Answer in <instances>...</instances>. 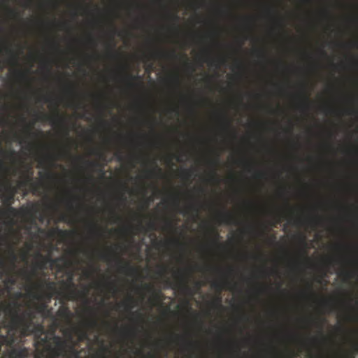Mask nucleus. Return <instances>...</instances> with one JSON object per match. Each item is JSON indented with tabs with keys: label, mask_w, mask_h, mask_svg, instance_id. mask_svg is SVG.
Masks as SVG:
<instances>
[{
	"label": "nucleus",
	"mask_w": 358,
	"mask_h": 358,
	"mask_svg": "<svg viewBox=\"0 0 358 358\" xmlns=\"http://www.w3.org/2000/svg\"><path fill=\"white\" fill-rule=\"evenodd\" d=\"M31 310L20 312L17 302H0V358H27L29 350L23 345L26 336L34 334L38 351L36 358L67 357V343L59 336H49L42 324H35Z\"/></svg>",
	"instance_id": "obj_1"
},
{
	"label": "nucleus",
	"mask_w": 358,
	"mask_h": 358,
	"mask_svg": "<svg viewBox=\"0 0 358 358\" xmlns=\"http://www.w3.org/2000/svg\"><path fill=\"white\" fill-rule=\"evenodd\" d=\"M2 185L4 188V192H1V198L2 199L3 204L7 206L6 210L0 208V215L3 217L15 216L17 213L16 208L11 206L14 201V197L17 192V187L12 185L10 180L6 178Z\"/></svg>",
	"instance_id": "obj_2"
},
{
	"label": "nucleus",
	"mask_w": 358,
	"mask_h": 358,
	"mask_svg": "<svg viewBox=\"0 0 358 358\" xmlns=\"http://www.w3.org/2000/svg\"><path fill=\"white\" fill-rule=\"evenodd\" d=\"M17 259L15 245L6 237L0 236V268L4 267L6 262L14 265Z\"/></svg>",
	"instance_id": "obj_3"
},
{
	"label": "nucleus",
	"mask_w": 358,
	"mask_h": 358,
	"mask_svg": "<svg viewBox=\"0 0 358 358\" xmlns=\"http://www.w3.org/2000/svg\"><path fill=\"white\" fill-rule=\"evenodd\" d=\"M37 257L40 259L37 261L31 272V274L28 276V280H31L32 277L36 276L37 274V270H43L46 268V265L50 263L52 265L57 264L59 262L64 260L63 257H57L52 259L50 256H43L41 253H37Z\"/></svg>",
	"instance_id": "obj_4"
},
{
	"label": "nucleus",
	"mask_w": 358,
	"mask_h": 358,
	"mask_svg": "<svg viewBox=\"0 0 358 358\" xmlns=\"http://www.w3.org/2000/svg\"><path fill=\"white\" fill-rule=\"evenodd\" d=\"M37 120L40 121H49L54 127H60L65 129V134L69 136V130L65 127V120L59 114L58 112L53 116H50L46 114L38 115L36 113Z\"/></svg>",
	"instance_id": "obj_5"
},
{
	"label": "nucleus",
	"mask_w": 358,
	"mask_h": 358,
	"mask_svg": "<svg viewBox=\"0 0 358 358\" xmlns=\"http://www.w3.org/2000/svg\"><path fill=\"white\" fill-rule=\"evenodd\" d=\"M192 271H181L178 270L176 273V277L178 280V286L180 289L189 295H193L194 292L192 289L187 285L188 279L191 275Z\"/></svg>",
	"instance_id": "obj_6"
},
{
	"label": "nucleus",
	"mask_w": 358,
	"mask_h": 358,
	"mask_svg": "<svg viewBox=\"0 0 358 358\" xmlns=\"http://www.w3.org/2000/svg\"><path fill=\"white\" fill-rule=\"evenodd\" d=\"M73 274L71 273L66 281L62 280L61 283L67 289V292L64 294V297L66 300H73L76 296V285L73 281Z\"/></svg>",
	"instance_id": "obj_7"
},
{
	"label": "nucleus",
	"mask_w": 358,
	"mask_h": 358,
	"mask_svg": "<svg viewBox=\"0 0 358 358\" xmlns=\"http://www.w3.org/2000/svg\"><path fill=\"white\" fill-rule=\"evenodd\" d=\"M115 260L118 266L120 273L127 274L130 276L137 273V268L133 266L130 262L124 261L119 256H115Z\"/></svg>",
	"instance_id": "obj_8"
},
{
	"label": "nucleus",
	"mask_w": 358,
	"mask_h": 358,
	"mask_svg": "<svg viewBox=\"0 0 358 358\" xmlns=\"http://www.w3.org/2000/svg\"><path fill=\"white\" fill-rule=\"evenodd\" d=\"M32 172L30 174H27L24 176L23 180H21L18 182L17 188L29 187L34 194H36L41 187V183L39 182L34 181L32 177Z\"/></svg>",
	"instance_id": "obj_9"
},
{
	"label": "nucleus",
	"mask_w": 358,
	"mask_h": 358,
	"mask_svg": "<svg viewBox=\"0 0 358 358\" xmlns=\"http://www.w3.org/2000/svg\"><path fill=\"white\" fill-rule=\"evenodd\" d=\"M33 285L34 289H44L47 292H51L52 293L60 294L57 290L56 282L54 281H50L47 279H42L38 283H34Z\"/></svg>",
	"instance_id": "obj_10"
},
{
	"label": "nucleus",
	"mask_w": 358,
	"mask_h": 358,
	"mask_svg": "<svg viewBox=\"0 0 358 358\" xmlns=\"http://www.w3.org/2000/svg\"><path fill=\"white\" fill-rule=\"evenodd\" d=\"M55 294V293L47 292L45 291L44 289H34V285L32 286V290L29 292V295L34 299H36L37 301H46V303L47 301H50L51 299L53 297V296Z\"/></svg>",
	"instance_id": "obj_11"
},
{
	"label": "nucleus",
	"mask_w": 358,
	"mask_h": 358,
	"mask_svg": "<svg viewBox=\"0 0 358 358\" xmlns=\"http://www.w3.org/2000/svg\"><path fill=\"white\" fill-rule=\"evenodd\" d=\"M31 127H26L24 129V138L17 133L14 134V138L16 141H17L20 143H25L27 142V140L29 139L32 136L35 135L34 133L31 131Z\"/></svg>",
	"instance_id": "obj_12"
},
{
	"label": "nucleus",
	"mask_w": 358,
	"mask_h": 358,
	"mask_svg": "<svg viewBox=\"0 0 358 358\" xmlns=\"http://www.w3.org/2000/svg\"><path fill=\"white\" fill-rule=\"evenodd\" d=\"M211 287L215 290L220 292L223 289H231V283L227 279H224L223 280H215L212 282Z\"/></svg>",
	"instance_id": "obj_13"
},
{
	"label": "nucleus",
	"mask_w": 358,
	"mask_h": 358,
	"mask_svg": "<svg viewBox=\"0 0 358 358\" xmlns=\"http://www.w3.org/2000/svg\"><path fill=\"white\" fill-rule=\"evenodd\" d=\"M40 303L36 304L35 309L37 313L41 314L43 317H48L51 313V309L48 308V306L46 302L43 301H39Z\"/></svg>",
	"instance_id": "obj_14"
},
{
	"label": "nucleus",
	"mask_w": 358,
	"mask_h": 358,
	"mask_svg": "<svg viewBox=\"0 0 358 358\" xmlns=\"http://www.w3.org/2000/svg\"><path fill=\"white\" fill-rule=\"evenodd\" d=\"M217 217L221 222L224 223L226 224H231L232 223L237 224L236 222H234V216L228 212L220 213Z\"/></svg>",
	"instance_id": "obj_15"
},
{
	"label": "nucleus",
	"mask_w": 358,
	"mask_h": 358,
	"mask_svg": "<svg viewBox=\"0 0 358 358\" xmlns=\"http://www.w3.org/2000/svg\"><path fill=\"white\" fill-rule=\"evenodd\" d=\"M126 79L129 87H136L138 85L142 84L141 78L138 76H134L132 74L128 73L126 76Z\"/></svg>",
	"instance_id": "obj_16"
},
{
	"label": "nucleus",
	"mask_w": 358,
	"mask_h": 358,
	"mask_svg": "<svg viewBox=\"0 0 358 358\" xmlns=\"http://www.w3.org/2000/svg\"><path fill=\"white\" fill-rule=\"evenodd\" d=\"M177 57H178L177 54L173 50L169 53L164 52L162 51H155V52H152V54L150 56L149 59L157 58V57H164V58L171 57V58L175 59V58H177Z\"/></svg>",
	"instance_id": "obj_17"
},
{
	"label": "nucleus",
	"mask_w": 358,
	"mask_h": 358,
	"mask_svg": "<svg viewBox=\"0 0 358 358\" xmlns=\"http://www.w3.org/2000/svg\"><path fill=\"white\" fill-rule=\"evenodd\" d=\"M4 51L6 54L10 55V63L18 65V55L16 54L9 46L3 48Z\"/></svg>",
	"instance_id": "obj_18"
},
{
	"label": "nucleus",
	"mask_w": 358,
	"mask_h": 358,
	"mask_svg": "<svg viewBox=\"0 0 358 358\" xmlns=\"http://www.w3.org/2000/svg\"><path fill=\"white\" fill-rule=\"evenodd\" d=\"M73 233V232L71 231L63 230V229H60L57 227V228L51 230L50 235L54 236L55 234H57L59 236H60L62 238H65V237L70 236Z\"/></svg>",
	"instance_id": "obj_19"
},
{
	"label": "nucleus",
	"mask_w": 358,
	"mask_h": 358,
	"mask_svg": "<svg viewBox=\"0 0 358 358\" xmlns=\"http://www.w3.org/2000/svg\"><path fill=\"white\" fill-rule=\"evenodd\" d=\"M121 305L125 308L127 311L131 312L135 306V300L132 296H129L125 301L121 303Z\"/></svg>",
	"instance_id": "obj_20"
},
{
	"label": "nucleus",
	"mask_w": 358,
	"mask_h": 358,
	"mask_svg": "<svg viewBox=\"0 0 358 358\" xmlns=\"http://www.w3.org/2000/svg\"><path fill=\"white\" fill-rule=\"evenodd\" d=\"M301 111H308L310 108V99L308 94H304L303 100L299 105Z\"/></svg>",
	"instance_id": "obj_21"
},
{
	"label": "nucleus",
	"mask_w": 358,
	"mask_h": 358,
	"mask_svg": "<svg viewBox=\"0 0 358 358\" xmlns=\"http://www.w3.org/2000/svg\"><path fill=\"white\" fill-rule=\"evenodd\" d=\"M57 313L59 316L65 318H69L71 316V312L67 306H62Z\"/></svg>",
	"instance_id": "obj_22"
},
{
	"label": "nucleus",
	"mask_w": 358,
	"mask_h": 358,
	"mask_svg": "<svg viewBox=\"0 0 358 358\" xmlns=\"http://www.w3.org/2000/svg\"><path fill=\"white\" fill-rule=\"evenodd\" d=\"M86 327L90 329H96L99 326L98 321L96 318L87 320L85 323Z\"/></svg>",
	"instance_id": "obj_23"
},
{
	"label": "nucleus",
	"mask_w": 358,
	"mask_h": 358,
	"mask_svg": "<svg viewBox=\"0 0 358 358\" xmlns=\"http://www.w3.org/2000/svg\"><path fill=\"white\" fill-rule=\"evenodd\" d=\"M340 276H343L345 280H350L355 277V273L352 271L344 270L339 273Z\"/></svg>",
	"instance_id": "obj_24"
},
{
	"label": "nucleus",
	"mask_w": 358,
	"mask_h": 358,
	"mask_svg": "<svg viewBox=\"0 0 358 358\" xmlns=\"http://www.w3.org/2000/svg\"><path fill=\"white\" fill-rule=\"evenodd\" d=\"M14 73L17 78H19L21 80H27L29 78L28 76H27V73L25 71H22L19 69H17L15 71Z\"/></svg>",
	"instance_id": "obj_25"
},
{
	"label": "nucleus",
	"mask_w": 358,
	"mask_h": 358,
	"mask_svg": "<svg viewBox=\"0 0 358 358\" xmlns=\"http://www.w3.org/2000/svg\"><path fill=\"white\" fill-rule=\"evenodd\" d=\"M192 174L193 171L192 169H183L181 171V177L187 180H189Z\"/></svg>",
	"instance_id": "obj_26"
},
{
	"label": "nucleus",
	"mask_w": 358,
	"mask_h": 358,
	"mask_svg": "<svg viewBox=\"0 0 358 358\" xmlns=\"http://www.w3.org/2000/svg\"><path fill=\"white\" fill-rule=\"evenodd\" d=\"M6 9L10 15H11L15 19H20L21 17L20 13L17 12L15 9H11L9 7L6 6Z\"/></svg>",
	"instance_id": "obj_27"
},
{
	"label": "nucleus",
	"mask_w": 358,
	"mask_h": 358,
	"mask_svg": "<svg viewBox=\"0 0 358 358\" xmlns=\"http://www.w3.org/2000/svg\"><path fill=\"white\" fill-rule=\"evenodd\" d=\"M78 333H79L78 337H79L80 341H83L88 339V333L86 329H80L78 331Z\"/></svg>",
	"instance_id": "obj_28"
},
{
	"label": "nucleus",
	"mask_w": 358,
	"mask_h": 358,
	"mask_svg": "<svg viewBox=\"0 0 358 358\" xmlns=\"http://www.w3.org/2000/svg\"><path fill=\"white\" fill-rule=\"evenodd\" d=\"M99 257L100 259L110 262V255L107 252H100L99 255Z\"/></svg>",
	"instance_id": "obj_29"
},
{
	"label": "nucleus",
	"mask_w": 358,
	"mask_h": 358,
	"mask_svg": "<svg viewBox=\"0 0 358 358\" xmlns=\"http://www.w3.org/2000/svg\"><path fill=\"white\" fill-rule=\"evenodd\" d=\"M300 242H301V244L303 246V254H302V256L305 258V259H307L306 256V251L305 250L307 248V243L306 241V238L305 236H301L300 238Z\"/></svg>",
	"instance_id": "obj_30"
},
{
	"label": "nucleus",
	"mask_w": 358,
	"mask_h": 358,
	"mask_svg": "<svg viewBox=\"0 0 358 358\" xmlns=\"http://www.w3.org/2000/svg\"><path fill=\"white\" fill-rule=\"evenodd\" d=\"M114 45L109 48L108 55L110 58L116 59L118 57V54L113 50Z\"/></svg>",
	"instance_id": "obj_31"
},
{
	"label": "nucleus",
	"mask_w": 358,
	"mask_h": 358,
	"mask_svg": "<svg viewBox=\"0 0 358 358\" xmlns=\"http://www.w3.org/2000/svg\"><path fill=\"white\" fill-rule=\"evenodd\" d=\"M217 62H220V63H224L225 62V59L224 58H220V59L218 60H216V59H210L209 60V65L210 66H218V64H217Z\"/></svg>",
	"instance_id": "obj_32"
},
{
	"label": "nucleus",
	"mask_w": 358,
	"mask_h": 358,
	"mask_svg": "<svg viewBox=\"0 0 358 358\" xmlns=\"http://www.w3.org/2000/svg\"><path fill=\"white\" fill-rule=\"evenodd\" d=\"M69 352L76 358H77L79 355L78 351L76 350L73 345L69 347Z\"/></svg>",
	"instance_id": "obj_33"
},
{
	"label": "nucleus",
	"mask_w": 358,
	"mask_h": 358,
	"mask_svg": "<svg viewBox=\"0 0 358 358\" xmlns=\"http://www.w3.org/2000/svg\"><path fill=\"white\" fill-rule=\"evenodd\" d=\"M59 157H66V156H71V152H70L69 148H67L64 149L63 150H62L59 153Z\"/></svg>",
	"instance_id": "obj_34"
},
{
	"label": "nucleus",
	"mask_w": 358,
	"mask_h": 358,
	"mask_svg": "<svg viewBox=\"0 0 358 358\" xmlns=\"http://www.w3.org/2000/svg\"><path fill=\"white\" fill-rule=\"evenodd\" d=\"M266 176V173L264 171H257L255 173L254 177L257 179L264 178Z\"/></svg>",
	"instance_id": "obj_35"
},
{
	"label": "nucleus",
	"mask_w": 358,
	"mask_h": 358,
	"mask_svg": "<svg viewBox=\"0 0 358 358\" xmlns=\"http://www.w3.org/2000/svg\"><path fill=\"white\" fill-rule=\"evenodd\" d=\"M39 174L41 178L45 179H51L53 177V174L50 171H47L43 173L42 172H40Z\"/></svg>",
	"instance_id": "obj_36"
},
{
	"label": "nucleus",
	"mask_w": 358,
	"mask_h": 358,
	"mask_svg": "<svg viewBox=\"0 0 358 358\" xmlns=\"http://www.w3.org/2000/svg\"><path fill=\"white\" fill-rule=\"evenodd\" d=\"M219 155H217L216 157L213 159L209 161V164L213 166L214 168H215L218 163H219Z\"/></svg>",
	"instance_id": "obj_37"
},
{
	"label": "nucleus",
	"mask_w": 358,
	"mask_h": 358,
	"mask_svg": "<svg viewBox=\"0 0 358 358\" xmlns=\"http://www.w3.org/2000/svg\"><path fill=\"white\" fill-rule=\"evenodd\" d=\"M345 113L348 115H358V108H352L348 109L345 110Z\"/></svg>",
	"instance_id": "obj_38"
},
{
	"label": "nucleus",
	"mask_w": 358,
	"mask_h": 358,
	"mask_svg": "<svg viewBox=\"0 0 358 358\" xmlns=\"http://www.w3.org/2000/svg\"><path fill=\"white\" fill-rule=\"evenodd\" d=\"M106 286L110 292L115 293L117 292V287L115 284L108 283Z\"/></svg>",
	"instance_id": "obj_39"
},
{
	"label": "nucleus",
	"mask_w": 358,
	"mask_h": 358,
	"mask_svg": "<svg viewBox=\"0 0 358 358\" xmlns=\"http://www.w3.org/2000/svg\"><path fill=\"white\" fill-rule=\"evenodd\" d=\"M187 209L189 210L194 212L196 214H198V213H199L198 207L196 206V205L195 203H193L188 206Z\"/></svg>",
	"instance_id": "obj_40"
},
{
	"label": "nucleus",
	"mask_w": 358,
	"mask_h": 358,
	"mask_svg": "<svg viewBox=\"0 0 358 358\" xmlns=\"http://www.w3.org/2000/svg\"><path fill=\"white\" fill-rule=\"evenodd\" d=\"M91 230L94 234L99 235L98 234L99 227H98V225L96 224V223H95V222L91 223Z\"/></svg>",
	"instance_id": "obj_41"
},
{
	"label": "nucleus",
	"mask_w": 358,
	"mask_h": 358,
	"mask_svg": "<svg viewBox=\"0 0 358 358\" xmlns=\"http://www.w3.org/2000/svg\"><path fill=\"white\" fill-rule=\"evenodd\" d=\"M108 352V349L106 347H102L101 352L97 354L99 358H107L106 353Z\"/></svg>",
	"instance_id": "obj_42"
},
{
	"label": "nucleus",
	"mask_w": 358,
	"mask_h": 358,
	"mask_svg": "<svg viewBox=\"0 0 358 358\" xmlns=\"http://www.w3.org/2000/svg\"><path fill=\"white\" fill-rule=\"evenodd\" d=\"M320 222L321 219L319 217H315L309 220V222L314 225H318L320 223Z\"/></svg>",
	"instance_id": "obj_43"
},
{
	"label": "nucleus",
	"mask_w": 358,
	"mask_h": 358,
	"mask_svg": "<svg viewBox=\"0 0 358 358\" xmlns=\"http://www.w3.org/2000/svg\"><path fill=\"white\" fill-rule=\"evenodd\" d=\"M115 156L117 161L123 162L124 161V155L121 151H117L115 152Z\"/></svg>",
	"instance_id": "obj_44"
},
{
	"label": "nucleus",
	"mask_w": 358,
	"mask_h": 358,
	"mask_svg": "<svg viewBox=\"0 0 358 358\" xmlns=\"http://www.w3.org/2000/svg\"><path fill=\"white\" fill-rule=\"evenodd\" d=\"M223 120H224V128L225 129H228L229 128H231V122L230 120L226 117V116H223Z\"/></svg>",
	"instance_id": "obj_45"
},
{
	"label": "nucleus",
	"mask_w": 358,
	"mask_h": 358,
	"mask_svg": "<svg viewBox=\"0 0 358 358\" xmlns=\"http://www.w3.org/2000/svg\"><path fill=\"white\" fill-rule=\"evenodd\" d=\"M171 242L178 246H180V248H183L185 246L183 243L180 242L178 239L176 238L172 240Z\"/></svg>",
	"instance_id": "obj_46"
},
{
	"label": "nucleus",
	"mask_w": 358,
	"mask_h": 358,
	"mask_svg": "<svg viewBox=\"0 0 358 358\" xmlns=\"http://www.w3.org/2000/svg\"><path fill=\"white\" fill-rule=\"evenodd\" d=\"M167 273V267L162 266L160 267L159 270L158 271V274L162 275Z\"/></svg>",
	"instance_id": "obj_47"
},
{
	"label": "nucleus",
	"mask_w": 358,
	"mask_h": 358,
	"mask_svg": "<svg viewBox=\"0 0 358 358\" xmlns=\"http://www.w3.org/2000/svg\"><path fill=\"white\" fill-rule=\"evenodd\" d=\"M173 201L174 203V204L177 206H179V203H180V198H179V196L177 194V195H174L173 196Z\"/></svg>",
	"instance_id": "obj_48"
},
{
	"label": "nucleus",
	"mask_w": 358,
	"mask_h": 358,
	"mask_svg": "<svg viewBox=\"0 0 358 358\" xmlns=\"http://www.w3.org/2000/svg\"><path fill=\"white\" fill-rule=\"evenodd\" d=\"M112 215L113 217H114V222H116L117 221H120L121 220V217L119 216L115 212L113 211L112 212Z\"/></svg>",
	"instance_id": "obj_49"
},
{
	"label": "nucleus",
	"mask_w": 358,
	"mask_h": 358,
	"mask_svg": "<svg viewBox=\"0 0 358 358\" xmlns=\"http://www.w3.org/2000/svg\"><path fill=\"white\" fill-rule=\"evenodd\" d=\"M182 57L185 58V61H186L185 64H186L188 68H190V69H191V70H192V71H194V69L192 68V66L190 65V64L188 62V57H187V56L186 55H182Z\"/></svg>",
	"instance_id": "obj_50"
},
{
	"label": "nucleus",
	"mask_w": 358,
	"mask_h": 358,
	"mask_svg": "<svg viewBox=\"0 0 358 358\" xmlns=\"http://www.w3.org/2000/svg\"><path fill=\"white\" fill-rule=\"evenodd\" d=\"M211 180L215 181V182H218V177L217 176V173H216L215 171H213V172L212 173Z\"/></svg>",
	"instance_id": "obj_51"
},
{
	"label": "nucleus",
	"mask_w": 358,
	"mask_h": 358,
	"mask_svg": "<svg viewBox=\"0 0 358 358\" xmlns=\"http://www.w3.org/2000/svg\"><path fill=\"white\" fill-rule=\"evenodd\" d=\"M0 169L6 173H8L9 170L8 168L6 166L5 164L2 162L0 163Z\"/></svg>",
	"instance_id": "obj_52"
},
{
	"label": "nucleus",
	"mask_w": 358,
	"mask_h": 358,
	"mask_svg": "<svg viewBox=\"0 0 358 358\" xmlns=\"http://www.w3.org/2000/svg\"><path fill=\"white\" fill-rule=\"evenodd\" d=\"M222 299L220 297H218L217 299H216L215 300V301L213 302V303L215 305V306H218L219 307H222Z\"/></svg>",
	"instance_id": "obj_53"
},
{
	"label": "nucleus",
	"mask_w": 358,
	"mask_h": 358,
	"mask_svg": "<svg viewBox=\"0 0 358 358\" xmlns=\"http://www.w3.org/2000/svg\"><path fill=\"white\" fill-rule=\"evenodd\" d=\"M66 205L69 209H73V200L72 199L67 200Z\"/></svg>",
	"instance_id": "obj_54"
},
{
	"label": "nucleus",
	"mask_w": 358,
	"mask_h": 358,
	"mask_svg": "<svg viewBox=\"0 0 358 358\" xmlns=\"http://www.w3.org/2000/svg\"><path fill=\"white\" fill-rule=\"evenodd\" d=\"M173 80L174 81V83L177 85H179L180 84V80H179V76L178 74H176L174 75L173 78Z\"/></svg>",
	"instance_id": "obj_55"
},
{
	"label": "nucleus",
	"mask_w": 358,
	"mask_h": 358,
	"mask_svg": "<svg viewBox=\"0 0 358 358\" xmlns=\"http://www.w3.org/2000/svg\"><path fill=\"white\" fill-rule=\"evenodd\" d=\"M148 227L150 230H154L155 229V223L154 222H150L148 224Z\"/></svg>",
	"instance_id": "obj_56"
},
{
	"label": "nucleus",
	"mask_w": 358,
	"mask_h": 358,
	"mask_svg": "<svg viewBox=\"0 0 358 358\" xmlns=\"http://www.w3.org/2000/svg\"><path fill=\"white\" fill-rule=\"evenodd\" d=\"M166 225L167 227H169L170 229H175L174 225L171 220H167L166 222Z\"/></svg>",
	"instance_id": "obj_57"
},
{
	"label": "nucleus",
	"mask_w": 358,
	"mask_h": 358,
	"mask_svg": "<svg viewBox=\"0 0 358 358\" xmlns=\"http://www.w3.org/2000/svg\"><path fill=\"white\" fill-rule=\"evenodd\" d=\"M132 314L140 318L141 320H143V315L141 314V312L136 311L135 313H132Z\"/></svg>",
	"instance_id": "obj_58"
},
{
	"label": "nucleus",
	"mask_w": 358,
	"mask_h": 358,
	"mask_svg": "<svg viewBox=\"0 0 358 358\" xmlns=\"http://www.w3.org/2000/svg\"><path fill=\"white\" fill-rule=\"evenodd\" d=\"M86 164L90 166H92V167H94V166H97V164L94 162H90V161H86Z\"/></svg>",
	"instance_id": "obj_59"
},
{
	"label": "nucleus",
	"mask_w": 358,
	"mask_h": 358,
	"mask_svg": "<svg viewBox=\"0 0 358 358\" xmlns=\"http://www.w3.org/2000/svg\"><path fill=\"white\" fill-rule=\"evenodd\" d=\"M67 91L68 92H69L70 94H74V89L73 87L71 86V85H69L67 88Z\"/></svg>",
	"instance_id": "obj_60"
},
{
	"label": "nucleus",
	"mask_w": 358,
	"mask_h": 358,
	"mask_svg": "<svg viewBox=\"0 0 358 358\" xmlns=\"http://www.w3.org/2000/svg\"><path fill=\"white\" fill-rule=\"evenodd\" d=\"M194 285L196 290H199L201 289L202 285L200 282L197 281L195 282Z\"/></svg>",
	"instance_id": "obj_61"
},
{
	"label": "nucleus",
	"mask_w": 358,
	"mask_h": 358,
	"mask_svg": "<svg viewBox=\"0 0 358 358\" xmlns=\"http://www.w3.org/2000/svg\"><path fill=\"white\" fill-rule=\"evenodd\" d=\"M144 287L148 291H153V287L149 284H145Z\"/></svg>",
	"instance_id": "obj_62"
},
{
	"label": "nucleus",
	"mask_w": 358,
	"mask_h": 358,
	"mask_svg": "<svg viewBox=\"0 0 358 358\" xmlns=\"http://www.w3.org/2000/svg\"><path fill=\"white\" fill-rule=\"evenodd\" d=\"M43 67L45 69H47L48 71L50 70V68H49V64L47 61H45L43 64Z\"/></svg>",
	"instance_id": "obj_63"
},
{
	"label": "nucleus",
	"mask_w": 358,
	"mask_h": 358,
	"mask_svg": "<svg viewBox=\"0 0 358 358\" xmlns=\"http://www.w3.org/2000/svg\"><path fill=\"white\" fill-rule=\"evenodd\" d=\"M352 66L354 67L358 68V61L357 60L356 58H353Z\"/></svg>",
	"instance_id": "obj_64"
}]
</instances>
